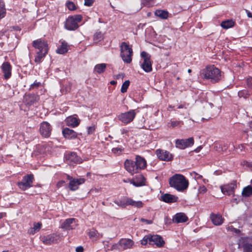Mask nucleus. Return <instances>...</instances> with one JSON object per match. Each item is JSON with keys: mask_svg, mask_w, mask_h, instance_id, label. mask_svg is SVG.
Here are the masks:
<instances>
[{"mask_svg": "<svg viewBox=\"0 0 252 252\" xmlns=\"http://www.w3.org/2000/svg\"><path fill=\"white\" fill-rule=\"evenodd\" d=\"M141 2L143 6L150 7L154 3V0H141Z\"/></svg>", "mask_w": 252, "mask_h": 252, "instance_id": "ea45409f", "label": "nucleus"}, {"mask_svg": "<svg viewBox=\"0 0 252 252\" xmlns=\"http://www.w3.org/2000/svg\"><path fill=\"white\" fill-rule=\"evenodd\" d=\"M32 46L37 49L38 51L48 52V48L47 42L42 38L38 39L32 41Z\"/></svg>", "mask_w": 252, "mask_h": 252, "instance_id": "dca6fc26", "label": "nucleus"}, {"mask_svg": "<svg viewBox=\"0 0 252 252\" xmlns=\"http://www.w3.org/2000/svg\"><path fill=\"white\" fill-rule=\"evenodd\" d=\"M194 144V139L189 137L188 139H177L175 141L176 147L180 149H185L187 147H191Z\"/></svg>", "mask_w": 252, "mask_h": 252, "instance_id": "2eb2a0df", "label": "nucleus"}, {"mask_svg": "<svg viewBox=\"0 0 252 252\" xmlns=\"http://www.w3.org/2000/svg\"><path fill=\"white\" fill-rule=\"evenodd\" d=\"M5 79H8L11 76L12 67L8 62H4L1 66Z\"/></svg>", "mask_w": 252, "mask_h": 252, "instance_id": "4be33fe9", "label": "nucleus"}, {"mask_svg": "<svg viewBox=\"0 0 252 252\" xmlns=\"http://www.w3.org/2000/svg\"><path fill=\"white\" fill-rule=\"evenodd\" d=\"M242 197L243 198L250 197L252 196V186L248 185L245 187L242 191Z\"/></svg>", "mask_w": 252, "mask_h": 252, "instance_id": "c85d7f7f", "label": "nucleus"}, {"mask_svg": "<svg viewBox=\"0 0 252 252\" xmlns=\"http://www.w3.org/2000/svg\"><path fill=\"white\" fill-rule=\"evenodd\" d=\"M66 6L69 10H74L76 9L75 4L70 1L66 3Z\"/></svg>", "mask_w": 252, "mask_h": 252, "instance_id": "37998d69", "label": "nucleus"}, {"mask_svg": "<svg viewBox=\"0 0 252 252\" xmlns=\"http://www.w3.org/2000/svg\"><path fill=\"white\" fill-rule=\"evenodd\" d=\"M67 179L69 181L68 187L70 190L74 191L78 189L79 186L84 183L85 179L84 178H74L67 175Z\"/></svg>", "mask_w": 252, "mask_h": 252, "instance_id": "1a4fd4ad", "label": "nucleus"}, {"mask_svg": "<svg viewBox=\"0 0 252 252\" xmlns=\"http://www.w3.org/2000/svg\"><path fill=\"white\" fill-rule=\"evenodd\" d=\"M117 83V82L116 81L113 80L110 82V84L111 85H116Z\"/></svg>", "mask_w": 252, "mask_h": 252, "instance_id": "69168bd1", "label": "nucleus"}, {"mask_svg": "<svg viewBox=\"0 0 252 252\" xmlns=\"http://www.w3.org/2000/svg\"><path fill=\"white\" fill-rule=\"evenodd\" d=\"M247 84L249 89H252V77H250L247 78Z\"/></svg>", "mask_w": 252, "mask_h": 252, "instance_id": "3c124183", "label": "nucleus"}, {"mask_svg": "<svg viewBox=\"0 0 252 252\" xmlns=\"http://www.w3.org/2000/svg\"><path fill=\"white\" fill-rule=\"evenodd\" d=\"M145 178L142 174H138L135 177L130 180V183L135 187H141L145 185Z\"/></svg>", "mask_w": 252, "mask_h": 252, "instance_id": "5701e85b", "label": "nucleus"}, {"mask_svg": "<svg viewBox=\"0 0 252 252\" xmlns=\"http://www.w3.org/2000/svg\"><path fill=\"white\" fill-rule=\"evenodd\" d=\"M155 15L162 19H167L168 17V12L165 10H156L155 12Z\"/></svg>", "mask_w": 252, "mask_h": 252, "instance_id": "7c9ffc66", "label": "nucleus"}, {"mask_svg": "<svg viewBox=\"0 0 252 252\" xmlns=\"http://www.w3.org/2000/svg\"><path fill=\"white\" fill-rule=\"evenodd\" d=\"M245 11H246V13L247 14L248 17L249 18H252V14L251 12L250 11H249L248 10H247V9H245Z\"/></svg>", "mask_w": 252, "mask_h": 252, "instance_id": "13d9d810", "label": "nucleus"}, {"mask_svg": "<svg viewBox=\"0 0 252 252\" xmlns=\"http://www.w3.org/2000/svg\"><path fill=\"white\" fill-rule=\"evenodd\" d=\"M201 77L209 80L212 83L219 82L223 77V73L214 65H207L201 71Z\"/></svg>", "mask_w": 252, "mask_h": 252, "instance_id": "f257e3e1", "label": "nucleus"}, {"mask_svg": "<svg viewBox=\"0 0 252 252\" xmlns=\"http://www.w3.org/2000/svg\"><path fill=\"white\" fill-rule=\"evenodd\" d=\"M6 216V213H0V219H2V218ZM1 227V226H0V228Z\"/></svg>", "mask_w": 252, "mask_h": 252, "instance_id": "e2e57ef3", "label": "nucleus"}, {"mask_svg": "<svg viewBox=\"0 0 252 252\" xmlns=\"http://www.w3.org/2000/svg\"><path fill=\"white\" fill-rule=\"evenodd\" d=\"M188 220V217L184 213H177L173 218V220H175V222L177 223L185 222Z\"/></svg>", "mask_w": 252, "mask_h": 252, "instance_id": "a878e982", "label": "nucleus"}, {"mask_svg": "<svg viewBox=\"0 0 252 252\" xmlns=\"http://www.w3.org/2000/svg\"><path fill=\"white\" fill-rule=\"evenodd\" d=\"M65 123L67 126L75 127L80 124V120L73 117H68L65 120Z\"/></svg>", "mask_w": 252, "mask_h": 252, "instance_id": "cd10ccee", "label": "nucleus"}, {"mask_svg": "<svg viewBox=\"0 0 252 252\" xmlns=\"http://www.w3.org/2000/svg\"><path fill=\"white\" fill-rule=\"evenodd\" d=\"M65 161L70 165L74 164H79L82 163V158L78 156L77 153L74 152H70L64 155Z\"/></svg>", "mask_w": 252, "mask_h": 252, "instance_id": "9d476101", "label": "nucleus"}, {"mask_svg": "<svg viewBox=\"0 0 252 252\" xmlns=\"http://www.w3.org/2000/svg\"><path fill=\"white\" fill-rule=\"evenodd\" d=\"M111 250H117L120 251H122V249H121V247L120 246V244L119 241L118 242V243L113 244L111 247Z\"/></svg>", "mask_w": 252, "mask_h": 252, "instance_id": "49530a36", "label": "nucleus"}, {"mask_svg": "<svg viewBox=\"0 0 252 252\" xmlns=\"http://www.w3.org/2000/svg\"><path fill=\"white\" fill-rule=\"evenodd\" d=\"M42 226V224L41 222L34 223L33 224V229L35 230L37 232L39 231Z\"/></svg>", "mask_w": 252, "mask_h": 252, "instance_id": "8fccbe9b", "label": "nucleus"}, {"mask_svg": "<svg viewBox=\"0 0 252 252\" xmlns=\"http://www.w3.org/2000/svg\"><path fill=\"white\" fill-rule=\"evenodd\" d=\"M160 199L167 203H172L178 202V197L174 195L169 193H162L160 197Z\"/></svg>", "mask_w": 252, "mask_h": 252, "instance_id": "412c9836", "label": "nucleus"}, {"mask_svg": "<svg viewBox=\"0 0 252 252\" xmlns=\"http://www.w3.org/2000/svg\"><path fill=\"white\" fill-rule=\"evenodd\" d=\"M235 22L232 20H228L222 21L221 23V26L223 29H228L234 26Z\"/></svg>", "mask_w": 252, "mask_h": 252, "instance_id": "f704fd0d", "label": "nucleus"}, {"mask_svg": "<svg viewBox=\"0 0 252 252\" xmlns=\"http://www.w3.org/2000/svg\"><path fill=\"white\" fill-rule=\"evenodd\" d=\"M40 85H41L40 82H37V81L35 80L34 83H33L31 85L29 90L34 89V88H37L40 86Z\"/></svg>", "mask_w": 252, "mask_h": 252, "instance_id": "09e8293b", "label": "nucleus"}, {"mask_svg": "<svg viewBox=\"0 0 252 252\" xmlns=\"http://www.w3.org/2000/svg\"><path fill=\"white\" fill-rule=\"evenodd\" d=\"M75 219L74 218H69L66 219L62 224V228L66 230L72 229L71 227V224L74 222Z\"/></svg>", "mask_w": 252, "mask_h": 252, "instance_id": "2f4dec72", "label": "nucleus"}, {"mask_svg": "<svg viewBox=\"0 0 252 252\" xmlns=\"http://www.w3.org/2000/svg\"><path fill=\"white\" fill-rule=\"evenodd\" d=\"M151 234L147 235L145 236L143 239L141 240V244L143 245H146L148 243L151 244Z\"/></svg>", "mask_w": 252, "mask_h": 252, "instance_id": "a19ab883", "label": "nucleus"}, {"mask_svg": "<svg viewBox=\"0 0 252 252\" xmlns=\"http://www.w3.org/2000/svg\"><path fill=\"white\" fill-rule=\"evenodd\" d=\"M84 5L88 6H90L93 5L94 0H84Z\"/></svg>", "mask_w": 252, "mask_h": 252, "instance_id": "603ef678", "label": "nucleus"}, {"mask_svg": "<svg viewBox=\"0 0 252 252\" xmlns=\"http://www.w3.org/2000/svg\"><path fill=\"white\" fill-rule=\"evenodd\" d=\"M156 154L158 158L161 161H171L173 159V155L168 151L158 149L156 151Z\"/></svg>", "mask_w": 252, "mask_h": 252, "instance_id": "9b49d317", "label": "nucleus"}, {"mask_svg": "<svg viewBox=\"0 0 252 252\" xmlns=\"http://www.w3.org/2000/svg\"><path fill=\"white\" fill-rule=\"evenodd\" d=\"M141 57L143 59V62L141 64L142 68L146 72L152 71V63L150 61L151 56L145 51L141 53Z\"/></svg>", "mask_w": 252, "mask_h": 252, "instance_id": "6e6552de", "label": "nucleus"}, {"mask_svg": "<svg viewBox=\"0 0 252 252\" xmlns=\"http://www.w3.org/2000/svg\"><path fill=\"white\" fill-rule=\"evenodd\" d=\"M201 189V191L203 192H205L207 191V189L204 186H203Z\"/></svg>", "mask_w": 252, "mask_h": 252, "instance_id": "0e129e2a", "label": "nucleus"}, {"mask_svg": "<svg viewBox=\"0 0 252 252\" xmlns=\"http://www.w3.org/2000/svg\"><path fill=\"white\" fill-rule=\"evenodd\" d=\"M202 147L201 146H198L194 150V151L197 153L200 151V150L202 149Z\"/></svg>", "mask_w": 252, "mask_h": 252, "instance_id": "052dcab7", "label": "nucleus"}, {"mask_svg": "<svg viewBox=\"0 0 252 252\" xmlns=\"http://www.w3.org/2000/svg\"><path fill=\"white\" fill-rule=\"evenodd\" d=\"M240 245L243 248V252H252V238L250 237H241Z\"/></svg>", "mask_w": 252, "mask_h": 252, "instance_id": "4468645a", "label": "nucleus"}, {"mask_svg": "<svg viewBox=\"0 0 252 252\" xmlns=\"http://www.w3.org/2000/svg\"><path fill=\"white\" fill-rule=\"evenodd\" d=\"M121 57L123 61L127 63H129L132 61V56L133 55V51L129 45L125 42L121 43Z\"/></svg>", "mask_w": 252, "mask_h": 252, "instance_id": "20e7f679", "label": "nucleus"}, {"mask_svg": "<svg viewBox=\"0 0 252 252\" xmlns=\"http://www.w3.org/2000/svg\"><path fill=\"white\" fill-rule=\"evenodd\" d=\"M184 107V106L182 105V104H181L178 107V109H181V108H183Z\"/></svg>", "mask_w": 252, "mask_h": 252, "instance_id": "338daca9", "label": "nucleus"}, {"mask_svg": "<svg viewBox=\"0 0 252 252\" xmlns=\"http://www.w3.org/2000/svg\"><path fill=\"white\" fill-rule=\"evenodd\" d=\"M191 71H192V70H191V69H188V72L189 73H190V72H191Z\"/></svg>", "mask_w": 252, "mask_h": 252, "instance_id": "774afa93", "label": "nucleus"}, {"mask_svg": "<svg viewBox=\"0 0 252 252\" xmlns=\"http://www.w3.org/2000/svg\"><path fill=\"white\" fill-rule=\"evenodd\" d=\"M99 233H98L97 231L95 230H93L92 231H90L88 233V235L90 238L92 239L94 238H97L98 235Z\"/></svg>", "mask_w": 252, "mask_h": 252, "instance_id": "79ce46f5", "label": "nucleus"}, {"mask_svg": "<svg viewBox=\"0 0 252 252\" xmlns=\"http://www.w3.org/2000/svg\"><path fill=\"white\" fill-rule=\"evenodd\" d=\"M130 84V81L127 80H126L123 84H122L121 89V92L122 93H125L126 92Z\"/></svg>", "mask_w": 252, "mask_h": 252, "instance_id": "58836bf2", "label": "nucleus"}, {"mask_svg": "<svg viewBox=\"0 0 252 252\" xmlns=\"http://www.w3.org/2000/svg\"><path fill=\"white\" fill-rule=\"evenodd\" d=\"M107 64L104 63L97 64L94 66V72L98 74L103 73L106 70Z\"/></svg>", "mask_w": 252, "mask_h": 252, "instance_id": "c756f323", "label": "nucleus"}, {"mask_svg": "<svg viewBox=\"0 0 252 252\" xmlns=\"http://www.w3.org/2000/svg\"><path fill=\"white\" fill-rule=\"evenodd\" d=\"M210 218L212 223L215 225H220L223 223V219L220 214L212 213L210 214Z\"/></svg>", "mask_w": 252, "mask_h": 252, "instance_id": "bb28decb", "label": "nucleus"}, {"mask_svg": "<svg viewBox=\"0 0 252 252\" xmlns=\"http://www.w3.org/2000/svg\"><path fill=\"white\" fill-rule=\"evenodd\" d=\"M136 116L134 110H130L125 113H122L118 116L119 120L122 123L127 124L132 122Z\"/></svg>", "mask_w": 252, "mask_h": 252, "instance_id": "0eeeda50", "label": "nucleus"}, {"mask_svg": "<svg viewBox=\"0 0 252 252\" xmlns=\"http://www.w3.org/2000/svg\"><path fill=\"white\" fill-rule=\"evenodd\" d=\"M231 230L234 232L235 233L238 234L240 233V230L239 229H237L231 226Z\"/></svg>", "mask_w": 252, "mask_h": 252, "instance_id": "4d7b16f0", "label": "nucleus"}, {"mask_svg": "<svg viewBox=\"0 0 252 252\" xmlns=\"http://www.w3.org/2000/svg\"><path fill=\"white\" fill-rule=\"evenodd\" d=\"M13 29L14 30L16 31H20L21 30V29L18 26H14L13 27Z\"/></svg>", "mask_w": 252, "mask_h": 252, "instance_id": "680f3d73", "label": "nucleus"}, {"mask_svg": "<svg viewBox=\"0 0 252 252\" xmlns=\"http://www.w3.org/2000/svg\"><path fill=\"white\" fill-rule=\"evenodd\" d=\"M33 180V174H27L23 177L22 181L18 183V186L21 189L25 190L32 186Z\"/></svg>", "mask_w": 252, "mask_h": 252, "instance_id": "423d86ee", "label": "nucleus"}, {"mask_svg": "<svg viewBox=\"0 0 252 252\" xmlns=\"http://www.w3.org/2000/svg\"><path fill=\"white\" fill-rule=\"evenodd\" d=\"M117 205H142V202L141 201H135L132 199L127 198L126 197H123L120 200V204L118 202H115Z\"/></svg>", "mask_w": 252, "mask_h": 252, "instance_id": "393cba45", "label": "nucleus"}, {"mask_svg": "<svg viewBox=\"0 0 252 252\" xmlns=\"http://www.w3.org/2000/svg\"><path fill=\"white\" fill-rule=\"evenodd\" d=\"M62 134L64 138L69 140L75 139L78 136V133L76 131L68 127L63 128Z\"/></svg>", "mask_w": 252, "mask_h": 252, "instance_id": "6ab92c4d", "label": "nucleus"}, {"mask_svg": "<svg viewBox=\"0 0 252 252\" xmlns=\"http://www.w3.org/2000/svg\"><path fill=\"white\" fill-rule=\"evenodd\" d=\"M150 239L151 244L156 245L158 248L162 247L165 244V242L162 237L160 235H151Z\"/></svg>", "mask_w": 252, "mask_h": 252, "instance_id": "aec40b11", "label": "nucleus"}, {"mask_svg": "<svg viewBox=\"0 0 252 252\" xmlns=\"http://www.w3.org/2000/svg\"><path fill=\"white\" fill-rule=\"evenodd\" d=\"M250 95L249 92L246 90L239 91L238 93V95L239 97H243L245 99L248 98Z\"/></svg>", "mask_w": 252, "mask_h": 252, "instance_id": "4c0bfd02", "label": "nucleus"}, {"mask_svg": "<svg viewBox=\"0 0 252 252\" xmlns=\"http://www.w3.org/2000/svg\"><path fill=\"white\" fill-rule=\"evenodd\" d=\"M181 125H183V122L182 121H176L171 122V126L172 127L179 126Z\"/></svg>", "mask_w": 252, "mask_h": 252, "instance_id": "de8ad7c7", "label": "nucleus"}, {"mask_svg": "<svg viewBox=\"0 0 252 252\" xmlns=\"http://www.w3.org/2000/svg\"><path fill=\"white\" fill-rule=\"evenodd\" d=\"M95 130V126L94 125L87 127V133L88 135L94 133Z\"/></svg>", "mask_w": 252, "mask_h": 252, "instance_id": "a18cd8bd", "label": "nucleus"}, {"mask_svg": "<svg viewBox=\"0 0 252 252\" xmlns=\"http://www.w3.org/2000/svg\"><path fill=\"white\" fill-rule=\"evenodd\" d=\"M68 45L65 41L62 42V44L58 48L56 52L60 54H64L68 51Z\"/></svg>", "mask_w": 252, "mask_h": 252, "instance_id": "473e14b6", "label": "nucleus"}, {"mask_svg": "<svg viewBox=\"0 0 252 252\" xmlns=\"http://www.w3.org/2000/svg\"><path fill=\"white\" fill-rule=\"evenodd\" d=\"M104 39L103 34L100 31L96 32L94 35L93 40L96 42L102 40Z\"/></svg>", "mask_w": 252, "mask_h": 252, "instance_id": "e433bc0d", "label": "nucleus"}, {"mask_svg": "<svg viewBox=\"0 0 252 252\" xmlns=\"http://www.w3.org/2000/svg\"><path fill=\"white\" fill-rule=\"evenodd\" d=\"M84 248L82 246H78L76 248V252H83Z\"/></svg>", "mask_w": 252, "mask_h": 252, "instance_id": "6e6d98bb", "label": "nucleus"}, {"mask_svg": "<svg viewBox=\"0 0 252 252\" xmlns=\"http://www.w3.org/2000/svg\"><path fill=\"white\" fill-rule=\"evenodd\" d=\"M52 127L50 124L47 122H43L41 123L39 128V132L42 137H49L51 135Z\"/></svg>", "mask_w": 252, "mask_h": 252, "instance_id": "f3484780", "label": "nucleus"}, {"mask_svg": "<svg viewBox=\"0 0 252 252\" xmlns=\"http://www.w3.org/2000/svg\"><path fill=\"white\" fill-rule=\"evenodd\" d=\"M169 184L171 187L178 191L184 192L189 187V181L181 174H176L169 179Z\"/></svg>", "mask_w": 252, "mask_h": 252, "instance_id": "7ed1b4c3", "label": "nucleus"}, {"mask_svg": "<svg viewBox=\"0 0 252 252\" xmlns=\"http://www.w3.org/2000/svg\"><path fill=\"white\" fill-rule=\"evenodd\" d=\"M6 9L3 0H0V20L5 16Z\"/></svg>", "mask_w": 252, "mask_h": 252, "instance_id": "c9c22d12", "label": "nucleus"}, {"mask_svg": "<svg viewBox=\"0 0 252 252\" xmlns=\"http://www.w3.org/2000/svg\"><path fill=\"white\" fill-rule=\"evenodd\" d=\"M124 165L126 170L133 175L144 169L147 166V161L143 157L136 155L135 161L126 159L125 161Z\"/></svg>", "mask_w": 252, "mask_h": 252, "instance_id": "f03ea898", "label": "nucleus"}, {"mask_svg": "<svg viewBox=\"0 0 252 252\" xmlns=\"http://www.w3.org/2000/svg\"><path fill=\"white\" fill-rule=\"evenodd\" d=\"M47 53L48 52H46V51L44 52L37 51L36 53V55L34 59V62L37 63H40L42 62L43 59L45 57Z\"/></svg>", "mask_w": 252, "mask_h": 252, "instance_id": "72a5a7b5", "label": "nucleus"}, {"mask_svg": "<svg viewBox=\"0 0 252 252\" xmlns=\"http://www.w3.org/2000/svg\"><path fill=\"white\" fill-rule=\"evenodd\" d=\"M64 185H66L65 182L63 180L60 181L57 184L58 188H61Z\"/></svg>", "mask_w": 252, "mask_h": 252, "instance_id": "864d4df0", "label": "nucleus"}, {"mask_svg": "<svg viewBox=\"0 0 252 252\" xmlns=\"http://www.w3.org/2000/svg\"><path fill=\"white\" fill-rule=\"evenodd\" d=\"M140 221L143 222H146L147 224H152L153 223V220H147L144 218H141L140 219Z\"/></svg>", "mask_w": 252, "mask_h": 252, "instance_id": "5fc2aeb1", "label": "nucleus"}, {"mask_svg": "<svg viewBox=\"0 0 252 252\" xmlns=\"http://www.w3.org/2000/svg\"><path fill=\"white\" fill-rule=\"evenodd\" d=\"M36 232H37V231L35 230H34L33 229V228H31V229L30 230H29V233L30 234H32V235H33L34 234H35Z\"/></svg>", "mask_w": 252, "mask_h": 252, "instance_id": "bf43d9fd", "label": "nucleus"}, {"mask_svg": "<svg viewBox=\"0 0 252 252\" xmlns=\"http://www.w3.org/2000/svg\"><path fill=\"white\" fill-rule=\"evenodd\" d=\"M41 240L46 245L57 244L60 242L61 238L56 233H52L46 236L41 237Z\"/></svg>", "mask_w": 252, "mask_h": 252, "instance_id": "f8f14e48", "label": "nucleus"}, {"mask_svg": "<svg viewBox=\"0 0 252 252\" xmlns=\"http://www.w3.org/2000/svg\"><path fill=\"white\" fill-rule=\"evenodd\" d=\"M237 188V181H232L230 183L220 186L221 192L225 195H231L234 194V191Z\"/></svg>", "mask_w": 252, "mask_h": 252, "instance_id": "ddd939ff", "label": "nucleus"}, {"mask_svg": "<svg viewBox=\"0 0 252 252\" xmlns=\"http://www.w3.org/2000/svg\"><path fill=\"white\" fill-rule=\"evenodd\" d=\"M119 242L122 251L131 248L134 244L133 241L130 239L122 238Z\"/></svg>", "mask_w": 252, "mask_h": 252, "instance_id": "b1692460", "label": "nucleus"}, {"mask_svg": "<svg viewBox=\"0 0 252 252\" xmlns=\"http://www.w3.org/2000/svg\"><path fill=\"white\" fill-rule=\"evenodd\" d=\"M123 151L124 149L122 147L114 148L112 150V152L117 155H120Z\"/></svg>", "mask_w": 252, "mask_h": 252, "instance_id": "c03bdc74", "label": "nucleus"}, {"mask_svg": "<svg viewBox=\"0 0 252 252\" xmlns=\"http://www.w3.org/2000/svg\"><path fill=\"white\" fill-rule=\"evenodd\" d=\"M39 99V95L34 94H25L24 95L25 103L28 106L33 105Z\"/></svg>", "mask_w": 252, "mask_h": 252, "instance_id": "a211bd4d", "label": "nucleus"}, {"mask_svg": "<svg viewBox=\"0 0 252 252\" xmlns=\"http://www.w3.org/2000/svg\"><path fill=\"white\" fill-rule=\"evenodd\" d=\"M83 17L81 15H74L69 16L66 20L64 27L68 31H74L78 27V23L82 20Z\"/></svg>", "mask_w": 252, "mask_h": 252, "instance_id": "39448f33", "label": "nucleus"}]
</instances>
